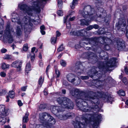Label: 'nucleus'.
Masks as SVG:
<instances>
[{
  "mask_svg": "<svg viewBox=\"0 0 128 128\" xmlns=\"http://www.w3.org/2000/svg\"><path fill=\"white\" fill-rule=\"evenodd\" d=\"M35 47H33L32 48V53H33L34 52V51L35 50Z\"/></svg>",
  "mask_w": 128,
  "mask_h": 128,
  "instance_id": "obj_60",
  "label": "nucleus"
},
{
  "mask_svg": "<svg viewBox=\"0 0 128 128\" xmlns=\"http://www.w3.org/2000/svg\"><path fill=\"white\" fill-rule=\"evenodd\" d=\"M80 78L82 80H87L89 78V77L87 76H81Z\"/></svg>",
  "mask_w": 128,
  "mask_h": 128,
  "instance_id": "obj_40",
  "label": "nucleus"
},
{
  "mask_svg": "<svg viewBox=\"0 0 128 128\" xmlns=\"http://www.w3.org/2000/svg\"><path fill=\"white\" fill-rule=\"evenodd\" d=\"M90 6H88L84 7V11L82 12V14L86 20L84 19L80 20V24L81 25L88 26L89 24L90 21L94 20V18H93L94 16H92L93 15V13H91L90 12Z\"/></svg>",
  "mask_w": 128,
  "mask_h": 128,
  "instance_id": "obj_6",
  "label": "nucleus"
},
{
  "mask_svg": "<svg viewBox=\"0 0 128 128\" xmlns=\"http://www.w3.org/2000/svg\"><path fill=\"white\" fill-rule=\"evenodd\" d=\"M63 84L65 86H67L68 84V82L66 81L63 80L62 82Z\"/></svg>",
  "mask_w": 128,
  "mask_h": 128,
  "instance_id": "obj_53",
  "label": "nucleus"
},
{
  "mask_svg": "<svg viewBox=\"0 0 128 128\" xmlns=\"http://www.w3.org/2000/svg\"><path fill=\"white\" fill-rule=\"evenodd\" d=\"M104 66H103L102 67V68H101V67H100V66H99V67H98V68H96V71H95V72H93V73H92V74H96L97 73V70H98V69H100V68H102V69H104Z\"/></svg>",
  "mask_w": 128,
  "mask_h": 128,
  "instance_id": "obj_37",
  "label": "nucleus"
},
{
  "mask_svg": "<svg viewBox=\"0 0 128 128\" xmlns=\"http://www.w3.org/2000/svg\"><path fill=\"white\" fill-rule=\"evenodd\" d=\"M39 118L43 124L37 125L36 128H51L56 122L55 119L50 114L46 112L40 113Z\"/></svg>",
  "mask_w": 128,
  "mask_h": 128,
  "instance_id": "obj_4",
  "label": "nucleus"
},
{
  "mask_svg": "<svg viewBox=\"0 0 128 128\" xmlns=\"http://www.w3.org/2000/svg\"><path fill=\"white\" fill-rule=\"evenodd\" d=\"M8 110L6 109L5 106L3 105H0V115L2 116L6 117L7 115Z\"/></svg>",
  "mask_w": 128,
  "mask_h": 128,
  "instance_id": "obj_13",
  "label": "nucleus"
},
{
  "mask_svg": "<svg viewBox=\"0 0 128 128\" xmlns=\"http://www.w3.org/2000/svg\"><path fill=\"white\" fill-rule=\"evenodd\" d=\"M27 86H26L22 87L21 89L22 91L24 92L26 91V89H27Z\"/></svg>",
  "mask_w": 128,
  "mask_h": 128,
  "instance_id": "obj_46",
  "label": "nucleus"
},
{
  "mask_svg": "<svg viewBox=\"0 0 128 128\" xmlns=\"http://www.w3.org/2000/svg\"><path fill=\"white\" fill-rule=\"evenodd\" d=\"M58 104H61L62 109L64 108L72 109L74 104L73 102L68 98L66 97L59 98L57 99Z\"/></svg>",
  "mask_w": 128,
  "mask_h": 128,
  "instance_id": "obj_7",
  "label": "nucleus"
},
{
  "mask_svg": "<svg viewBox=\"0 0 128 128\" xmlns=\"http://www.w3.org/2000/svg\"><path fill=\"white\" fill-rule=\"evenodd\" d=\"M56 37H58L60 35V33L58 31H56Z\"/></svg>",
  "mask_w": 128,
  "mask_h": 128,
  "instance_id": "obj_54",
  "label": "nucleus"
},
{
  "mask_svg": "<svg viewBox=\"0 0 128 128\" xmlns=\"http://www.w3.org/2000/svg\"><path fill=\"white\" fill-rule=\"evenodd\" d=\"M70 94L76 97H78L79 96L82 95L80 94V92L78 89L73 88L70 90Z\"/></svg>",
  "mask_w": 128,
  "mask_h": 128,
  "instance_id": "obj_12",
  "label": "nucleus"
},
{
  "mask_svg": "<svg viewBox=\"0 0 128 128\" xmlns=\"http://www.w3.org/2000/svg\"><path fill=\"white\" fill-rule=\"evenodd\" d=\"M12 58V56H11L8 54L6 55L3 57V59H4L9 60Z\"/></svg>",
  "mask_w": 128,
  "mask_h": 128,
  "instance_id": "obj_31",
  "label": "nucleus"
},
{
  "mask_svg": "<svg viewBox=\"0 0 128 128\" xmlns=\"http://www.w3.org/2000/svg\"><path fill=\"white\" fill-rule=\"evenodd\" d=\"M63 109H62V108L58 106H52L51 107V112L54 114H56L60 111L63 110Z\"/></svg>",
  "mask_w": 128,
  "mask_h": 128,
  "instance_id": "obj_15",
  "label": "nucleus"
},
{
  "mask_svg": "<svg viewBox=\"0 0 128 128\" xmlns=\"http://www.w3.org/2000/svg\"><path fill=\"white\" fill-rule=\"evenodd\" d=\"M21 21L20 20L18 15L16 13L12 14L11 18L12 21L13 22H16L17 24L20 26V28L19 26H17L16 29V34L17 37L20 36L22 34V30L23 29L24 30L25 28H28L29 25L32 26V22H34L35 21L33 19H32L28 16H25Z\"/></svg>",
  "mask_w": 128,
  "mask_h": 128,
  "instance_id": "obj_3",
  "label": "nucleus"
},
{
  "mask_svg": "<svg viewBox=\"0 0 128 128\" xmlns=\"http://www.w3.org/2000/svg\"><path fill=\"white\" fill-rule=\"evenodd\" d=\"M22 128H26V125L24 123H22Z\"/></svg>",
  "mask_w": 128,
  "mask_h": 128,
  "instance_id": "obj_62",
  "label": "nucleus"
},
{
  "mask_svg": "<svg viewBox=\"0 0 128 128\" xmlns=\"http://www.w3.org/2000/svg\"><path fill=\"white\" fill-rule=\"evenodd\" d=\"M6 122V119L5 117L0 116V124L1 125H4Z\"/></svg>",
  "mask_w": 128,
  "mask_h": 128,
  "instance_id": "obj_20",
  "label": "nucleus"
},
{
  "mask_svg": "<svg viewBox=\"0 0 128 128\" xmlns=\"http://www.w3.org/2000/svg\"><path fill=\"white\" fill-rule=\"evenodd\" d=\"M60 64L62 66L65 67L66 66V61L63 60H61L60 61Z\"/></svg>",
  "mask_w": 128,
  "mask_h": 128,
  "instance_id": "obj_28",
  "label": "nucleus"
},
{
  "mask_svg": "<svg viewBox=\"0 0 128 128\" xmlns=\"http://www.w3.org/2000/svg\"><path fill=\"white\" fill-rule=\"evenodd\" d=\"M18 105L20 106H22L23 105L22 103L20 100H18Z\"/></svg>",
  "mask_w": 128,
  "mask_h": 128,
  "instance_id": "obj_48",
  "label": "nucleus"
},
{
  "mask_svg": "<svg viewBox=\"0 0 128 128\" xmlns=\"http://www.w3.org/2000/svg\"><path fill=\"white\" fill-rule=\"evenodd\" d=\"M62 92L63 94H64L66 93V90H65L64 89L62 90Z\"/></svg>",
  "mask_w": 128,
  "mask_h": 128,
  "instance_id": "obj_63",
  "label": "nucleus"
},
{
  "mask_svg": "<svg viewBox=\"0 0 128 128\" xmlns=\"http://www.w3.org/2000/svg\"><path fill=\"white\" fill-rule=\"evenodd\" d=\"M102 118L100 114L95 112L93 115L86 114L82 116L79 122L77 121L74 123V128H85L89 122L94 128H96L101 121Z\"/></svg>",
  "mask_w": 128,
  "mask_h": 128,
  "instance_id": "obj_2",
  "label": "nucleus"
},
{
  "mask_svg": "<svg viewBox=\"0 0 128 128\" xmlns=\"http://www.w3.org/2000/svg\"><path fill=\"white\" fill-rule=\"evenodd\" d=\"M9 67V65L8 64H6L5 63L2 64V67L3 70H5L8 68Z\"/></svg>",
  "mask_w": 128,
  "mask_h": 128,
  "instance_id": "obj_27",
  "label": "nucleus"
},
{
  "mask_svg": "<svg viewBox=\"0 0 128 128\" xmlns=\"http://www.w3.org/2000/svg\"><path fill=\"white\" fill-rule=\"evenodd\" d=\"M1 52L2 53H5L7 51V50L6 49L3 48L1 50Z\"/></svg>",
  "mask_w": 128,
  "mask_h": 128,
  "instance_id": "obj_50",
  "label": "nucleus"
},
{
  "mask_svg": "<svg viewBox=\"0 0 128 128\" xmlns=\"http://www.w3.org/2000/svg\"><path fill=\"white\" fill-rule=\"evenodd\" d=\"M56 38L52 37L51 39V42L52 44H54L56 43Z\"/></svg>",
  "mask_w": 128,
  "mask_h": 128,
  "instance_id": "obj_35",
  "label": "nucleus"
},
{
  "mask_svg": "<svg viewBox=\"0 0 128 128\" xmlns=\"http://www.w3.org/2000/svg\"><path fill=\"white\" fill-rule=\"evenodd\" d=\"M124 46V41L120 40L118 41L117 42V48L118 50H121Z\"/></svg>",
  "mask_w": 128,
  "mask_h": 128,
  "instance_id": "obj_17",
  "label": "nucleus"
},
{
  "mask_svg": "<svg viewBox=\"0 0 128 128\" xmlns=\"http://www.w3.org/2000/svg\"><path fill=\"white\" fill-rule=\"evenodd\" d=\"M28 44H26L24 45L23 50L24 51H26L28 50Z\"/></svg>",
  "mask_w": 128,
  "mask_h": 128,
  "instance_id": "obj_36",
  "label": "nucleus"
},
{
  "mask_svg": "<svg viewBox=\"0 0 128 128\" xmlns=\"http://www.w3.org/2000/svg\"><path fill=\"white\" fill-rule=\"evenodd\" d=\"M62 1L61 0H58V6L61 7V6L62 5Z\"/></svg>",
  "mask_w": 128,
  "mask_h": 128,
  "instance_id": "obj_41",
  "label": "nucleus"
},
{
  "mask_svg": "<svg viewBox=\"0 0 128 128\" xmlns=\"http://www.w3.org/2000/svg\"><path fill=\"white\" fill-rule=\"evenodd\" d=\"M72 114L70 113H68L66 115L61 114L58 115L57 117L60 120H64L67 119L68 117L71 116Z\"/></svg>",
  "mask_w": 128,
  "mask_h": 128,
  "instance_id": "obj_18",
  "label": "nucleus"
},
{
  "mask_svg": "<svg viewBox=\"0 0 128 128\" xmlns=\"http://www.w3.org/2000/svg\"><path fill=\"white\" fill-rule=\"evenodd\" d=\"M93 26V28H94L96 29H97L98 28V26L97 25L95 24Z\"/></svg>",
  "mask_w": 128,
  "mask_h": 128,
  "instance_id": "obj_55",
  "label": "nucleus"
},
{
  "mask_svg": "<svg viewBox=\"0 0 128 128\" xmlns=\"http://www.w3.org/2000/svg\"><path fill=\"white\" fill-rule=\"evenodd\" d=\"M98 9V11L97 12V13L96 14L94 10V9L93 8H91V11L90 12L91 13H93V15H92V16H94V17H93V18H94V20L97 17H100L101 16V14L98 15V14H99L100 13H102V14L104 11V9L101 8H99Z\"/></svg>",
  "mask_w": 128,
  "mask_h": 128,
  "instance_id": "obj_11",
  "label": "nucleus"
},
{
  "mask_svg": "<svg viewBox=\"0 0 128 128\" xmlns=\"http://www.w3.org/2000/svg\"><path fill=\"white\" fill-rule=\"evenodd\" d=\"M43 82V80L42 79V77L41 76L40 78L38 81V84L40 86L42 85Z\"/></svg>",
  "mask_w": 128,
  "mask_h": 128,
  "instance_id": "obj_32",
  "label": "nucleus"
},
{
  "mask_svg": "<svg viewBox=\"0 0 128 128\" xmlns=\"http://www.w3.org/2000/svg\"><path fill=\"white\" fill-rule=\"evenodd\" d=\"M116 58H111L106 64V66L109 67H112L115 66L116 62Z\"/></svg>",
  "mask_w": 128,
  "mask_h": 128,
  "instance_id": "obj_16",
  "label": "nucleus"
},
{
  "mask_svg": "<svg viewBox=\"0 0 128 128\" xmlns=\"http://www.w3.org/2000/svg\"><path fill=\"white\" fill-rule=\"evenodd\" d=\"M64 49V47L63 45H61L58 48V51L59 52L62 51Z\"/></svg>",
  "mask_w": 128,
  "mask_h": 128,
  "instance_id": "obj_33",
  "label": "nucleus"
},
{
  "mask_svg": "<svg viewBox=\"0 0 128 128\" xmlns=\"http://www.w3.org/2000/svg\"><path fill=\"white\" fill-rule=\"evenodd\" d=\"M55 71L56 75V78L59 77L60 75V72L57 69H55Z\"/></svg>",
  "mask_w": 128,
  "mask_h": 128,
  "instance_id": "obj_34",
  "label": "nucleus"
},
{
  "mask_svg": "<svg viewBox=\"0 0 128 128\" xmlns=\"http://www.w3.org/2000/svg\"><path fill=\"white\" fill-rule=\"evenodd\" d=\"M101 98L105 102L112 103L113 98L111 96H108L106 94L103 92H98L96 94L92 92L88 95H84L80 98H77L76 102V105L83 111L85 112L90 111H98L99 108L97 104L98 98Z\"/></svg>",
  "mask_w": 128,
  "mask_h": 128,
  "instance_id": "obj_1",
  "label": "nucleus"
},
{
  "mask_svg": "<svg viewBox=\"0 0 128 128\" xmlns=\"http://www.w3.org/2000/svg\"><path fill=\"white\" fill-rule=\"evenodd\" d=\"M99 39L100 43L104 46V50H108L110 49L109 45L112 42V41L110 39L106 37H103L100 38Z\"/></svg>",
  "mask_w": 128,
  "mask_h": 128,
  "instance_id": "obj_9",
  "label": "nucleus"
},
{
  "mask_svg": "<svg viewBox=\"0 0 128 128\" xmlns=\"http://www.w3.org/2000/svg\"><path fill=\"white\" fill-rule=\"evenodd\" d=\"M4 128H11L9 126H4Z\"/></svg>",
  "mask_w": 128,
  "mask_h": 128,
  "instance_id": "obj_64",
  "label": "nucleus"
},
{
  "mask_svg": "<svg viewBox=\"0 0 128 128\" xmlns=\"http://www.w3.org/2000/svg\"><path fill=\"white\" fill-rule=\"evenodd\" d=\"M6 93V92L4 90H2L0 92L1 95H3L5 94Z\"/></svg>",
  "mask_w": 128,
  "mask_h": 128,
  "instance_id": "obj_43",
  "label": "nucleus"
},
{
  "mask_svg": "<svg viewBox=\"0 0 128 128\" xmlns=\"http://www.w3.org/2000/svg\"><path fill=\"white\" fill-rule=\"evenodd\" d=\"M93 28L92 26H89L88 27L86 28V30H90Z\"/></svg>",
  "mask_w": 128,
  "mask_h": 128,
  "instance_id": "obj_47",
  "label": "nucleus"
},
{
  "mask_svg": "<svg viewBox=\"0 0 128 128\" xmlns=\"http://www.w3.org/2000/svg\"><path fill=\"white\" fill-rule=\"evenodd\" d=\"M98 82H96V84L98 86L99 85H98L99 83H100V82H103V80H102V78H99L98 79Z\"/></svg>",
  "mask_w": 128,
  "mask_h": 128,
  "instance_id": "obj_44",
  "label": "nucleus"
},
{
  "mask_svg": "<svg viewBox=\"0 0 128 128\" xmlns=\"http://www.w3.org/2000/svg\"><path fill=\"white\" fill-rule=\"evenodd\" d=\"M8 96L11 98H14L15 96V92L13 91H11L8 92Z\"/></svg>",
  "mask_w": 128,
  "mask_h": 128,
  "instance_id": "obj_24",
  "label": "nucleus"
},
{
  "mask_svg": "<svg viewBox=\"0 0 128 128\" xmlns=\"http://www.w3.org/2000/svg\"><path fill=\"white\" fill-rule=\"evenodd\" d=\"M122 81L124 82V83H126L127 82V80L126 78H124L122 80Z\"/></svg>",
  "mask_w": 128,
  "mask_h": 128,
  "instance_id": "obj_57",
  "label": "nucleus"
},
{
  "mask_svg": "<svg viewBox=\"0 0 128 128\" xmlns=\"http://www.w3.org/2000/svg\"><path fill=\"white\" fill-rule=\"evenodd\" d=\"M118 94L120 96H124L125 95V93L124 92L123 90H122L119 91Z\"/></svg>",
  "mask_w": 128,
  "mask_h": 128,
  "instance_id": "obj_30",
  "label": "nucleus"
},
{
  "mask_svg": "<svg viewBox=\"0 0 128 128\" xmlns=\"http://www.w3.org/2000/svg\"><path fill=\"white\" fill-rule=\"evenodd\" d=\"M39 65L41 67H43V62H42V60L40 61V62L39 64Z\"/></svg>",
  "mask_w": 128,
  "mask_h": 128,
  "instance_id": "obj_49",
  "label": "nucleus"
},
{
  "mask_svg": "<svg viewBox=\"0 0 128 128\" xmlns=\"http://www.w3.org/2000/svg\"><path fill=\"white\" fill-rule=\"evenodd\" d=\"M79 0H73L72 2L70 5V6L72 9H74L75 6L77 4Z\"/></svg>",
  "mask_w": 128,
  "mask_h": 128,
  "instance_id": "obj_23",
  "label": "nucleus"
},
{
  "mask_svg": "<svg viewBox=\"0 0 128 128\" xmlns=\"http://www.w3.org/2000/svg\"><path fill=\"white\" fill-rule=\"evenodd\" d=\"M75 13L74 11H72L70 12L69 15L64 17V23H66L67 21V20L68 17L69 16L72 15Z\"/></svg>",
  "mask_w": 128,
  "mask_h": 128,
  "instance_id": "obj_22",
  "label": "nucleus"
},
{
  "mask_svg": "<svg viewBox=\"0 0 128 128\" xmlns=\"http://www.w3.org/2000/svg\"><path fill=\"white\" fill-rule=\"evenodd\" d=\"M76 72H77L78 74V75H79L80 74H78L80 72V73H82L84 71H83V70H82L80 68H78V69H77V70H76Z\"/></svg>",
  "mask_w": 128,
  "mask_h": 128,
  "instance_id": "obj_39",
  "label": "nucleus"
},
{
  "mask_svg": "<svg viewBox=\"0 0 128 128\" xmlns=\"http://www.w3.org/2000/svg\"><path fill=\"white\" fill-rule=\"evenodd\" d=\"M22 60H17L14 62L11 65L12 67L17 68L18 71H20L21 70V67L22 64Z\"/></svg>",
  "mask_w": 128,
  "mask_h": 128,
  "instance_id": "obj_10",
  "label": "nucleus"
},
{
  "mask_svg": "<svg viewBox=\"0 0 128 128\" xmlns=\"http://www.w3.org/2000/svg\"><path fill=\"white\" fill-rule=\"evenodd\" d=\"M0 76L2 77H4L6 76V73L4 72H2L0 73Z\"/></svg>",
  "mask_w": 128,
  "mask_h": 128,
  "instance_id": "obj_38",
  "label": "nucleus"
},
{
  "mask_svg": "<svg viewBox=\"0 0 128 128\" xmlns=\"http://www.w3.org/2000/svg\"><path fill=\"white\" fill-rule=\"evenodd\" d=\"M44 95H46L48 94V93L47 92L45 91V90H44Z\"/></svg>",
  "mask_w": 128,
  "mask_h": 128,
  "instance_id": "obj_61",
  "label": "nucleus"
},
{
  "mask_svg": "<svg viewBox=\"0 0 128 128\" xmlns=\"http://www.w3.org/2000/svg\"><path fill=\"white\" fill-rule=\"evenodd\" d=\"M66 77L68 80L72 83L74 82L75 80V76L72 74H69L67 75Z\"/></svg>",
  "mask_w": 128,
  "mask_h": 128,
  "instance_id": "obj_19",
  "label": "nucleus"
},
{
  "mask_svg": "<svg viewBox=\"0 0 128 128\" xmlns=\"http://www.w3.org/2000/svg\"><path fill=\"white\" fill-rule=\"evenodd\" d=\"M86 32V30L84 29L80 30L74 31L72 32L71 34L75 36H83Z\"/></svg>",
  "mask_w": 128,
  "mask_h": 128,
  "instance_id": "obj_14",
  "label": "nucleus"
},
{
  "mask_svg": "<svg viewBox=\"0 0 128 128\" xmlns=\"http://www.w3.org/2000/svg\"><path fill=\"white\" fill-rule=\"evenodd\" d=\"M32 4V6H30L22 4H20L18 5V7L20 9L23 11L25 14L32 16L33 12L34 11L39 12L40 11V3L34 2Z\"/></svg>",
  "mask_w": 128,
  "mask_h": 128,
  "instance_id": "obj_5",
  "label": "nucleus"
},
{
  "mask_svg": "<svg viewBox=\"0 0 128 128\" xmlns=\"http://www.w3.org/2000/svg\"><path fill=\"white\" fill-rule=\"evenodd\" d=\"M30 56L31 60V61H33L35 58V54L34 53H32L31 54H30V53L28 54L27 58H28L30 57Z\"/></svg>",
  "mask_w": 128,
  "mask_h": 128,
  "instance_id": "obj_25",
  "label": "nucleus"
},
{
  "mask_svg": "<svg viewBox=\"0 0 128 128\" xmlns=\"http://www.w3.org/2000/svg\"><path fill=\"white\" fill-rule=\"evenodd\" d=\"M124 71L126 74H128V68L126 67L124 68Z\"/></svg>",
  "mask_w": 128,
  "mask_h": 128,
  "instance_id": "obj_51",
  "label": "nucleus"
},
{
  "mask_svg": "<svg viewBox=\"0 0 128 128\" xmlns=\"http://www.w3.org/2000/svg\"><path fill=\"white\" fill-rule=\"evenodd\" d=\"M66 27L67 28L70 29L71 27V24L69 22H68L66 23Z\"/></svg>",
  "mask_w": 128,
  "mask_h": 128,
  "instance_id": "obj_45",
  "label": "nucleus"
},
{
  "mask_svg": "<svg viewBox=\"0 0 128 128\" xmlns=\"http://www.w3.org/2000/svg\"><path fill=\"white\" fill-rule=\"evenodd\" d=\"M29 114L28 112H26L25 114V116L23 117L22 122H24L26 123L28 120V116Z\"/></svg>",
  "mask_w": 128,
  "mask_h": 128,
  "instance_id": "obj_21",
  "label": "nucleus"
},
{
  "mask_svg": "<svg viewBox=\"0 0 128 128\" xmlns=\"http://www.w3.org/2000/svg\"><path fill=\"white\" fill-rule=\"evenodd\" d=\"M38 57L40 58V59H42V54H41L40 53H39V55L38 56Z\"/></svg>",
  "mask_w": 128,
  "mask_h": 128,
  "instance_id": "obj_59",
  "label": "nucleus"
},
{
  "mask_svg": "<svg viewBox=\"0 0 128 128\" xmlns=\"http://www.w3.org/2000/svg\"><path fill=\"white\" fill-rule=\"evenodd\" d=\"M13 32V29L10 28V25L9 24L8 25L6 26V30L4 34V39H7L9 43H12L13 42L14 39L11 35V34Z\"/></svg>",
  "mask_w": 128,
  "mask_h": 128,
  "instance_id": "obj_8",
  "label": "nucleus"
},
{
  "mask_svg": "<svg viewBox=\"0 0 128 128\" xmlns=\"http://www.w3.org/2000/svg\"><path fill=\"white\" fill-rule=\"evenodd\" d=\"M75 16L73 17L72 18H69V21H72L74 20L75 18Z\"/></svg>",
  "mask_w": 128,
  "mask_h": 128,
  "instance_id": "obj_52",
  "label": "nucleus"
},
{
  "mask_svg": "<svg viewBox=\"0 0 128 128\" xmlns=\"http://www.w3.org/2000/svg\"><path fill=\"white\" fill-rule=\"evenodd\" d=\"M40 30H44L45 29V26L44 25H42L40 26Z\"/></svg>",
  "mask_w": 128,
  "mask_h": 128,
  "instance_id": "obj_56",
  "label": "nucleus"
},
{
  "mask_svg": "<svg viewBox=\"0 0 128 128\" xmlns=\"http://www.w3.org/2000/svg\"><path fill=\"white\" fill-rule=\"evenodd\" d=\"M3 28V24H0V37H1L3 34V32L2 29Z\"/></svg>",
  "mask_w": 128,
  "mask_h": 128,
  "instance_id": "obj_29",
  "label": "nucleus"
},
{
  "mask_svg": "<svg viewBox=\"0 0 128 128\" xmlns=\"http://www.w3.org/2000/svg\"><path fill=\"white\" fill-rule=\"evenodd\" d=\"M31 70V68L30 64V63H28L27 64L26 66L25 71L27 73H28V71H30Z\"/></svg>",
  "mask_w": 128,
  "mask_h": 128,
  "instance_id": "obj_26",
  "label": "nucleus"
},
{
  "mask_svg": "<svg viewBox=\"0 0 128 128\" xmlns=\"http://www.w3.org/2000/svg\"><path fill=\"white\" fill-rule=\"evenodd\" d=\"M40 32L43 35L45 34L46 33L44 31V30H40Z\"/></svg>",
  "mask_w": 128,
  "mask_h": 128,
  "instance_id": "obj_58",
  "label": "nucleus"
},
{
  "mask_svg": "<svg viewBox=\"0 0 128 128\" xmlns=\"http://www.w3.org/2000/svg\"><path fill=\"white\" fill-rule=\"evenodd\" d=\"M57 13L58 14L59 16H62L63 15V12L61 10L58 11Z\"/></svg>",
  "mask_w": 128,
  "mask_h": 128,
  "instance_id": "obj_42",
  "label": "nucleus"
}]
</instances>
